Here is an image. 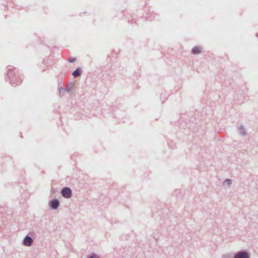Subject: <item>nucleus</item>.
<instances>
[{
    "mask_svg": "<svg viewBox=\"0 0 258 258\" xmlns=\"http://www.w3.org/2000/svg\"><path fill=\"white\" fill-rule=\"evenodd\" d=\"M89 258H99L97 255H93L89 257Z\"/></svg>",
    "mask_w": 258,
    "mask_h": 258,
    "instance_id": "9",
    "label": "nucleus"
},
{
    "mask_svg": "<svg viewBox=\"0 0 258 258\" xmlns=\"http://www.w3.org/2000/svg\"><path fill=\"white\" fill-rule=\"evenodd\" d=\"M72 191L70 188L66 187L61 190L62 196L66 198H70L71 197Z\"/></svg>",
    "mask_w": 258,
    "mask_h": 258,
    "instance_id": "1",
    "label": "nucleus"
},
{
    "mask_svg": "<svg viewBox=\"0 0 258 258\" xmlns=\"http://www.w3.org/2000/svg\"><path fill=\"white\" fill-rule=\"evenodd\" d=\"M76 60V58L74 57H71L69 59V61L70 62H74Z\"/></svg>",
    "mask_w": 258,
    "mask_h": 258,
    "instance_id": "8",
    "label": "nucleus"
},
{
    "mask_svg": "<svg viewBox=\"0 0 258 258\" xmlns=\"http://www.w3.org/2000/svg\"><path fill=\"white\" fill-rule=\"evenodd\" d=\"M201 52V49L200 47L196 46L194 47L192 49V52L194 54H199Z\"/></svg>",
    "mask_w": 258,
    "mask_h": 258,
    "instance_id": "5",
    "label": "nucleus"
},
{
    "mask_svg": "<svg viewBox=\"0 0 258 258\" xmlns=\"http://www.w3.org/2000/svg\"><path fill=\"white\" fill-rule=\"evenodd\" d=\"M235 258H249L248 254L246 252H242L235 255Z\"/></svg>",
    "mask_w": 258,
    "mask_h": 258,
    "instance_id": "2",
    "label": "nucleus"
},
{
    "mask_svg": "<svg viewBox=\"0 0 258 258\" xmlns=\"http://www.w3.org/2000/svg\"><path fill=\"white\" fill-rule=\"evenodd\" d=\"M81 74V72H80V71L79 69H77L76 70H75L73 73V75L75 77H78Z\"/></svg>",
    "mask_w": 258,
    "mask_h": 258,
    "instance_id": "6",
    "label": "nucleus"
},
{
    "mask_svg": "<svg viewBox=\"0 0 258 258\" xmlns=\"http://www.w3.org/2000/svg\"><path fill=\"white\" fill-rule=\"evenodd\" d=\"M23 243L26 246H30L32 243V239L30 237L27 236L24 240Z\"/></svg>",
    "mask_w": 258,
    "mask_h": 258,
    "instance_id": "3",
    "label": "nucleus"
},
{
    "mask_svg": "<svg viewBox=\"0 0 258 258\" xmlns=\"http://www.w3.org/2000/svg\"><path fill=\"white\" fill-rule=\"evenodd\" d=\"M58 206V202L57 200H55L51 202V207L52 209H56Z\"/></svg>",
    "mask_w": 258,
    "mask_h": 258,
    "instance_id": "4",
    "label": "nucleus"
},
{
    "mask_svg": "<svg viewBox=\"0 0 258 258\" xmlns=\"http://www.w3.org/2000/svg\"><path fill=\"white\" fill-rule=\"evenodd\" d=\"M224 182L228 185L231 183V181L229 179H227L225 180Z\"/></svg>",
    "mask_w": 258,
    "mask_h": 258,
    "instance_id": "7",
    "label": "nucleus"
}]
</instances>
